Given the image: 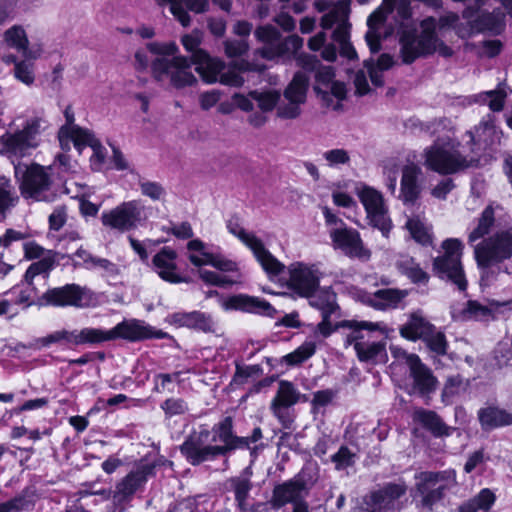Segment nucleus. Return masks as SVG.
Returning a JSON list of instances; mask_svg holds the SVG:
<instances>
[{
    "instance_id": "nucleus-51",
    "label": "nucleus",
    "mask_w": 512,
    "mask_h": 512,
    "mask_svg": "<svg viewBox=\"0 0 512 512\" xmlns=\"http://www.w3.org/2000/svg\"><path fill=\"white\" fill-rule=\"evenodd\" d=\"M316 348L317 341L315 339L306 340L293 352L285 355L283 357V362L290 366L299 365L304 361L308 360L309 358H311L315 354Z\"/></svg>"
},
{
    "instance_id": "nucleus-22",
    "label": "nucleus",
    "mask_w": 512,
    "mask_h": 512,
    "mask_svg": "<svg viewBox=\"0 0 512 512\" xmlns=\"http://www.w3.org/2000/svg\"><path fill=\"white\" fill-rule=\"evenodd\" d=\"M43 297L48 304L54 306L84 307L89 301L87 291L76 284L50 289Z\"/></svg>"
},
{
    "instance_id": "nucleus-27",
    "label": "nucleus",
    "mask_w": 512,
    "mask_h": 512,
    "mask_svg": "<svg viewBox=\"0 0 512 512\" xmlns=\"http://www.w3.org/2000/svg\"><path fill=\"white\" fill-rule=\"evenodd\" d=\"M177 253L170 247H163L152 259L154 271L158 276L170 283H180L183 278L177 271Z\"/></svg>"
},
{
    "instance_id": "nucleus-18",
    "label": "nucleus",
    "mask_w": 512,
    "mask_h": 512,
    "mask_svg": "<svg viewBox=\"0 0 512 512\" xmlns=\"http://www.w3.org/2000/svg\"><path fill=\"white\" fill-rule=\"evenodd\" d=\"M303 47V39L298 35H290L278 40L274 45L263 46L255 51L256 55L275 62L288 63Z\"/></svg>"
},
{
    "instance_id": "nucleus-17",
    "label": "nucleus",
    "mask_w": 512,
    "mask_h": 512,
    "mask_svg": "<svg viewBox=\"0 0 512 512\" xmlns=\"http://www.w3.org/2000/svg\"><path fill=\"white\" fill-rule=\"evenodd\" d=\"M330 237L334 247L340 249L345 255L361 259L370 257V252L364 247L357 230L346 226L335 228L330 231Z\"/></svg>"
},
{
    "instance_id": "nucleus-19",
    "label": "nucleus",
    "mask_w": 512,
    "mask_h": 512,
    "mask_svg": "<svg viewBox=\"0 0 512 512\" xmlns=\"http://www.w3.org/2000/svg\"><path fill=\"white\" fill-rule=\"evenodd\" d=\"M110 330L112 341L123 339L137 342L150 338H162L164 336V333L154 331L145 322L137 319L124 320Z\"/></svg>"
},
{
    "instance_id": "nucleus-28",
    "label": "nucleus",
    "mask_w": 512,
    "mask_h": 512,
    "mask_svg": "<svg viewBox=\"0 0 512 512\" xmlns=\"http://www.w3.org/2000/svg\"><path fill=\"white\" fill-rule=\"evenodd\" d=\"M3 40L9 48L21 53L22 56L28 60H36L42 54L40 47L29 48V40L26 31L20 25H13L7 29L3 34Z\"/></svg>"
},
{
    "instance_id": "nucleus-38",
    "label": "nucleus",
    "mask_w": 512,
    "mask_h": 512,
    "mask_svg": "<svg viewBox=\"0 0 512 512\" xmlns=\"http://www.w3.org/2000/svg\"><path fill=\"white\" fill-rule=\"evenodd\" d=\"M435 328L428 320L419 313L411 314L409 320L400 327V335L408 340L415 341L417 339L424 340L429 333Z\"/></svg>"
},
{
    "instance_id": "nucleus-5",
    "label": "nucleus",
    "mask_w": 512,
    "mask_h": 512,
    "mask_svg": "<svg viewBox=\"0 0 512 512\" xmlns=\"http://www.w3.org/2000/svg\"><path fill=\"white\" fill-rule=\"evenodd\" d=\"M15 177L19 182L21 194L26 199L50 202L55 193L51 191L52 170L37 163L30 165L18 163L14 166Z\"/></svg>"
},
{
    "instance_id": "nucleus-30",
    "label": "nucleus",
    "mask_w": 512,
    "mask_h": 512,
    "mask_svg": "<svg viewBox=\"0 0 512 512\" xmlns=\"http://www.w3.org/2000/svg\"><path fill=\"white\" fill-rule=\"evenodd\" d=\"M214 435L212 442H221L222 445H217L223 451L222 455L227 452L249 446L248 438L237 437L233 434V421L231 417H226L213 429Z\"/></svg>"
},
{
    "instance_id": "nucleus-20",
    "label": "nucleus",
    "mask_w": 512,
    "mask_h": 512,
    "mask_svg": "<svg viewBox=\"0 0 512 512\" xmlns=\"http://www.w3.org/2000/svg\"><path fill=\"white\" fill-rule=\"evenodd\" d=\"M348 13V2L346 0H340L321 18V27L323 29H330L334 24H337L333 32V39L339 43V45L349 40Z\"/></svg>"
},
{
    "instance_id": "nucleus-60",
    "label": "nucleus",
    "mask_w": 512,
    "mask_h": 512,
    "mask_svg": "<svg viewBox=\"0 0 512 512\" xmlns=\"http://www.w3.org/2000/svg\"><path fill=\"white\" fill-rule=\"evenodd\" d=\"M151 43H148L146 47L140 48L135 52V68L139 71H144L148 67L151 68V74L153 75V62L160 56L150 48Z\"/></svg>"
},
{
    "instance_id": "nucleus-26",
    "label": "nucleus",
    "mask_w": 512,
    "mask_h": 512,
    "mask_svg": "<svg viewBox=\"0 0 512 512\" xmlns=\"http://www.w3.org/2000/svg\"><path fill=\"white\" fill-rule=\"evenodd\" d=\"M195 70L206 84L217 83L220 74L224 71L226 64L223 60L211 57L206 51L198 50L192 56Z\"/></svg>"
},
{
    "instance_id": "nucleus-3",
    "label": "nucleus",
    "mask_w": 512,
    "mask_h": 512,
    "mask_svg": "<svg viewBox=\"0 0 512 512\" xmlns=\"http://www.w3.org/2000/svg\"><path fill=\"white\" fill-rule=\"evenodd\" d=\"M345 326L352 331L347 335L346 342L353 345L358 359L361 362L381 363L387 359L386 343L383 341L365 340L364 331L368 333L378 332L384 338H388L394 329L385 322L348 321Z\"/></svg>"
},
{
    "instance_id": "nucleus-33",
    "label": "nucleus",
    "mask_w": 512,
    "mask_h": 512,
    "mask_svg": "<svg viewBox=\"0 0 512 512\" xmlns=\"http://www.w3.org/2000/svg\"><path fill=\"white\" fill-rule=\"evenodd\" d=\"M408 295L407 290L387 288L379 289L366 297L365 302L376 310H391L400 306Z\"/></svg>"
},
{
    "instance_id": "nucleus-43",
    "label": "nucleus",
    "mask_w": 512,
    "mask_h": 512,
    "mask_svg": "<svg viewBox=\"0 0 512 512\" xmlns=\"http://www.w3.org/2000/svg\"><path fill=\"white\" fill-rule=\"evenodd\" d=\"M495 499L494 493L484 488L475 497L461 505L460 512H488Z\"/></svg>"
},
{
    "instance_id": "nucleus-32",
    "label": "nucleus",
    "mask_w": 512,
    "mask_h": 512,
    "mask_svg": "<svg viewBox=\"0 0 512 512\" xmlns=\"http://www.w3.org/2000/svg\"><path fill=\"white\" fill-rule=\"evenodd\" d=\"M472 142L478 146H491L500 142L502 132L495 124V116L488 114L480 123L468 132Z\"/></svg>"
},
{
    "instance_id": "nucleus-58",
    "label": "nucleus",
    "mask_w": 512,
    "mask_h": 512,
    "mask_svg": "<svg viewBox=\"0 0 512 512\" xmlns=\"http://www.w3.org/2000/svg\"><path fill=\"white\" fill-rule=\"evenodd\" d=\"M15 79L30 87L35 82V66L31 60L24 59L16 62V67L13 69Z\"/></svg>"
},
{
    "instance_id": "nucleus-56",
    "label": "nucleus",
    "mask_w": 512,
    "mask_h": 512,
    "mask_svg": "<svg viewBox=\"0 0 512 512\" xmlns=\"http://www.w3.org/2000/svg\"><path fill=\"white\" fill-rule=\"evenodd\" d=\"M250 96L257 103L262 112L272 111L280 99V93L276 90L262 92L252 91L250 92Z\"/></svg>"
},
{
    "instance_id": "nucleus-9",
    "label": "nucleus",
    "mask_w": 512,
    "mask_h": 512,
    "mask_svg": "<svg viewBox=\"0 0 512 512\" xmlns=\"http://www.w3.org/2000/svg\"><path fill=\"white\" fill-rule=\"evenodd\" d=\"M50 127L49 120L43 111L27 118L22 129L7 133L4 144L14 153L24 155L28 150L36 148L40 143L41 135Z\"/></svg>"
},
{
    "instance_id": "nucleus-62",
    "label": "nucleus",
    "mask_w": 512,
    "mask_h": 512,
    "mask_svg": "<svg viewBox=\"0 0 512 512\" xmlns=\"http://www.w3.org/2000/svg\"><path fill=\"white\" fill-rule=\"evenodd\" d=\"M138 185L141 194L153 201H160L166 195L165 188L158 182L140 179Z\"/></svg>"
},
{
    "instance_id": "nucleus-24",
    "label": "nucleus",
    "mask_w": 512,
    "mask_h": 512,
    "mask_svg": "<svg viewBox=\"0 0 512 512\" xmlns=\"http://www.w3.org/2000/svg\"><path fill=\"white\" fill-rule=\"evenodd\" d=\"M221 306L224 310H239L269 317H272L276 312V310L266 300L245 294L228 297L222 300Z\"/></svg>"
},
{
    "instance_id": "nucleus-40",
    "label": "nucleus",
    "mask_w": 512,
    "mask_h": 512,
    "mask_svg": "<svg viewBox=\"0 0 512 512\" xmlns=\"http://www.w3.org/2000/svg\"><path fill=\"white\" fill-rule=\"evenodd\" d=\"M479 422L484 429L512 425V414L505 409L488 406L478 411Z\"/></svg>"
},
{
    "instance_id": "nucleus-52",
    "label": "nucleus",
    "mask_w": 512,
    "mask_h": 512,
    "mask_svg": "<svg viewBox=\"0 0 512 512\" xmlns=\"http://www.w3.org/2000/svg\"><path fill=\"white\" fill-rule=\"evenodd\" d=\"M307 83L308 79L303 73H296L284 92L285 98L303 104L306 99Z\"/></svg>"
},
{
    "instance_id": "nucleus-63",
    "label": "nucleus",
    "mask_w": 512,
    "mask_h": 512,
    "mask_svg": "<svg viewBox=\"0 0 512 512\" xmlns=\"http://www.w3.org/2000/svg\"><path fill=\"white\" fill-rule=\"evenodd\" d=\"M427 347L437 355H444L447 352V340L443 332L437 331L436 328L429 333L428 337L423 340Z\"/></svg>"
},
{
    "instance_id": "nucleus-45",
    "label": "nucleus",
    "mask_w": 512,
    "mask_h": 512,
    "mask_svg": "<svg viewBox=\"0 0 512 512\" xmlns=\"http://www.w3.org/2000/svg\"><path fill=\"white\" fill-rule=\"evenodd\" d=\"M76 337L77 345H94L112 341L111 330H105L102 328L85 327L81 330H76Z\"/></svg>"
},
{
    "instance_id": "nucleus-23",
    "label": "nucleus",
    "mask_w": 512,
    "mask_h": 512,
    "mask_svg": "<svg viewBox=\"0 0 512 512\" xmlns=\"http://www.w3.org/2000/svg\"><path fill=\"white\" fill-rule=\"evenodd\" d=\"M335 76L334 70L331 66H322L319 64L316 69V79L319 83L327 85L328 90L323 91V100L326 102L327 107L333 110H338L341 107V101L346 97L345 84L339 81H333Z\"/></svg>"
},
{
    "instance_id": "nucleus-46",
    "label": "nucleus",
    "mask_w": 512,
    "mask_h": 512,
    "mask_svg": "<svg viewBox=\"0 0 512 512\" xmlns=\"http://www.w3.org/2000/svg\"><path fill=\"white\" fill-rule=\"evenodd\" d=\"M412 238L421 245H430L432 243L431 227L419 217L409 218L406 222Z\"/></svg>"
},
{
    "instance_id": "nucleus-55",
    "label": "nucleus",
    "mask_w": 512,
    "mask_h": 512,
    "mask_svg": "<svg viewBox=\"0 0 512 512\" xmlns=\"http://www.w3.org/2000/svg\"><path fill=\"white\" fill-rule=\"evenodd\" d=\"M506 93L502 89L485 91L476 96V101L481 104H487L494 111L499 112L504 107Z\"/></svg>"
},
{
    "instance_id": "nucleus-6",
    "label": "nucleus",
    "mask_w": 512,
    "mask_h": 512,
    "mask_svg": "<svg viewBox=\"0 0 512 512\" xmlns=\"http://www.w3.org/2000/svg\"><path fill=\"white\" fill-rule=\"evenodd\" d=\"M424 166L439 174H453L477 163L474 157H464L451 140H437L423 151Z\"/></svg>"
},
{
    "instance_id": "nucleus-35",
    "label": "nucleus",
    "mask_w": 512,
    "mask_h": 512,
    "mask_svg": "<svg viewBox=\"0 0 512 512\" xmlns=\"http://www.w3.org/2000/svg\"><path fill=\"white\" fill-rule=\"evenodd\" d=\"M394 2L395 0H384L383 5L368 17L367 25L369 29L365 39L372 53L380 50L378 27L384 22L386 14L392 11Z\"/></svg>"
},
{
    "instance_id": "nucleus-16",
    "label": "nucleus",
    "mask_w": 512,
    "mask_h": 512,
    "mask_svg": "<svg viewBox=\"0 0 512 512\" xmlns=\"http://www.w3.org/2000/svg\"><path fill=\"white\" fill-rule=\"evenodd\" d=\"M187 257L194 266L211 265L224 272L238 270L237 263L220 253L212 252L209 246L199 239L187 243Z\"/></svg>"
},
{
    "instance_id": "nucleus-1",
    "label": "nucleus",
    "mask_w": 512,
    "mask_h": 512,
    "mask_svg": "<svg viewBox=\"0 0 512 512\" xmlns=\"http://www.w3.org/2000/svg\"><path fill=\"white\" fill-rule=\"evenodd\" d=\"M150 48L158 58L153 62V78L175 90L196 86L198 79L192 71V57L178 54L175 42H151Z\"/></svg>"
},
{
    "instance_id": "nucleus-59",
    "label": "nucleus",
    "mask_w": 512,
    "mask_h": 512,
    "mask_svg": "<svg viewBox=\"0 0 512 512\" xmlns=\"http://www.w3.org/2000/svg\"><path fill=\"white\" fill-rule=\"evenodd\" d=\"M323 159L330 168H340L349 165L351 162L350 152L343 148H334L323 152Z\"/></svg>"
},
{
    "instance_id": "nucleus-44",
    "label": "nucleus",
    "mask_w": 512,
    "mask_h": 512,
    "mask_svg": "<svg viewBox=\"0 0 512 512\" xmlns=\"http://www.w3.org/2000/svg\"><path fill=\"white\" fill-rule=\"evenodd\" d=\"M396 265L399 271L406 275L413 283H427L429 280L428 273L411 257H401Z\"/></svg>"
},
{
    "instance_id": "nucleus-2",
    "label": "nucleus",
    "mask_w": 512,
    "mask_h": 512,
    "mask_svg": "<svg viewBox=\"0 0 512 512\" xmlns=\"http://www.w3.org/2000/svg\"><path fill=\"white\" fill-rule=\"evenodd\" d=\"M437 21L427 17L420 22V31L403 30L400 35V56L403 63L411 64L420 57L436 52L443 57H450L453 50L447 46L436 33Z\"/></svg>"
},
{
    "instance_id": "nucleus-50",
    "label": "nucleus",
    "mask_w": 512,
    "mask_h": 512,
    "mask_svg": "<svg viewBox=\"0 0 512 512\" xmlns=\"http://www.w3.org/2000/svg\"><path fill=\"white\" fill-rule=\"evenodd\" d=\"M495 213L494 209L491 205L487 206L481 216L478 219L477 226L473 229V231L468 236L469 243H473L478 239L483 238L490 232L491 227L495 222Z\"/></svg>"
},
{
    "instance_id": "nucleus-53",
    "label": "nucleus",
    "mask_w": 512,
    "mask_h": 512,
    "mask_svg": "<svg viewBox=\"0 0 512 512\" xmlns=\"http://www.w3.org/2000/svg\"><path fill=\"white\" fill-rule=\"evenodd\" d=\"M54 267V260L50 257H45L37 262L32 263L27 269L24 279L25 282L34 284V279L40 277L43 282L48 278L49 272Z\"/></svg>"
},
{
    "instance_id": "nucleus-4",
    "label": "nucleus",
    "mask_w": 512,
    "mask_h": 512,
    "mask_svg": "<svg viewBox=\"0 0 512 512\" xmlns=\"http://www.w3.org/2000/svg\"><path fill=\"white\" fill-rule=\"evenodd\" d=\"M414 499L418 508L432 511L440 503L447 490L456 485L454 470L424 471L415 475Z\"/></svg>"
},
{
    "instance_id": "nucleus-54",
    "label": "nucleus",
    "mask_w": 512,
    "mask_h": 512,
    "mask_svg": "<svg viewBox=\"0 0 512 512\" xmlns=\"http://www.w3.org/2000/svg\"><path fill=\"white\" fill-rule=\"evenodd\" d=\"M247 475L231 479V485L234 491L235 500L243 509L249 496L252 484L250 481V473L246 470Z\"/></svg>"
},
{
    "instance_id": "nucleus-31",
    "label": "nucleus",
    "mask_w": 512,
    "mask_h": 512,
    "mask_svg": "<svg viewBox=\"0 0 512 512\" xmlns=\"http://www.w3.org/2000/svg\"><path fill=\"white\" fill-rule=\"evenodd\" d=\"M304 482L301 479H290L274 487L270 504L274 509H279L288 503L299 502L304 490Z\"/></svg>"
},
{
    "instance_id": "nucleus-57",
    "label": "nucleus",
    "mask_w": 512,
    "mask_h": 512,
    "mask_svg": "<svg viewBox=\"0 0 512 512\" xmlns=\"http://www.w3.org/2000/svg\"><path fill=\"white\" fill-rule=\"evenodd\" d=\"M270 410L273 416L279 421L283 428H292L296 418L295 409L293 408V406L271 402Z\"/></svg>"
},
{
    "instance_id": "nucleus-36",
    "label": "nucleus",
    "mask_w": 512,
    "mask_h": 512,
    "mask_svg": "<svg viewBox=\"0 0 512 512\" xmlns=\"http://www.w3.org/2000/svg\"><path fill=\"white\" fill-rule=\"evenodd\" d=\"M410 374L413 378L414 389L421 394H427L435 390L437 380L430 369L421 363L419 357H410Z\"/></svg>"
},
{
    "instance_id": "nucleus-49",
    "label": "nucleus",
    "mask_w": 512,
    "mask_h": 512,
    "mask_svg": "<svg viewBox=\"0 0 512 512\" xmlns=\"http://www.w3.org/2000/svg\"><path fill=\"white\" fill-rule=\"evenodd\" d=\"M310 304L322 312V317H330L338 308L336 304V295L331 290L325 289L317 295H312Z\"/></svg>"
},
{
    "instance_id": "nucleus-47",
    "label": "nucleus",
    "mask_w": 512,
    "mask_h": 512,
    "mask_svg": "<svg viewBox=\"0 0 512 512\" xmlns=\"http://www.w3.org/2000/svg\"><path fill=\"white\" fill-rule=\"evenodd\" d=\"M505 13L494 12V13H483L479 18L471 25L469 30L470 35L473 32L481 31H497L503 24Z\"/></svg>"
},
{
    "instance_id": "nucleus-8",
    "label": "nucleus",
    "mask_w": 512,
    "mask_h": 512,
    "mask_svg": "<svg viewBox=\"0 0 512 512\" xmlns=\"http://www.w3.org/2000/svg\"><path fill=\"white\" fill-rule=\"evenodd\" d=\"M148 208L141 200L125 201L112 209L102 212V225L118 233H126L145 225Z\"/></svg>"
},
{
    "instance_id": "nucleus-7",
    "label": "nucleus",
    "mask_w": 512,
    "mask_h": 512,
    "mask_svg": "<svg viewBox=\"0 0 512 512\" xmlns=\"http://www.w3.org/2000/svg\"><path fill=\"white\" fill-rule=\"evenodd\" d=\"M443 254L434 258L432 271L435 276L455 284L459 290L467 287L461 258L463 243L457 238H448L441 244Z\"/></svg>"
},
{
    "instance_id": "nucleus-10",
    "label": "nucleus",
    "mask_w": 512,
    "mask_h": 512,
    "mask_svg": "<svg viewBox=\"0 0 512 512\" xmlns=\"http://www.w3.org/2000/svg\"><path fill=\"white\" fill-rule=\"evenodd\" d=\"M407 492L406 481L387 482L371 491L365 497V504L369 512H399L405 506Z\"/></svg>"
},
{
    "instance_id": "nucleus-29",
    "label": "nucleus",
    "mask_w": 512,
    "mask_h": 512,
    "mask_svg": "<svg viewBox=\"0 0 512 512\" xmlns=\"http://www.w3.org/2000/svg\"><path fill=\"white\" fill-rule=\"evenodd\" d=\"M159 6H170V12L181 23L182 26L190 25L191 18L187 13L190 10L194 13H203L208 10V0H154Z\"/></svg>"
},
{
    "instance_id": "nucleus-25",
    "label": "nucleus",
    "mask_w": 512,
    "mask_h": 512,
    "mask_svg": "<svg viewBox=\"0 0 512 512\" xmlns=\"http://www.w3.org/2000/svg\"><path fill=\"white\" fill-rule=\"evenodd\" d=\"M153 470L154 466L151 464L145 463L139 465L117 484L113 496L114 499L116 501H124L130 498L146 483L148 476L153 473Z\"/></svg>"
},
{
    "instance_id": "nucleus-64",
    "label": "nucleus",
    "mask_w": 512,
    "mask_h": 512,
    "mask_svg": "<svg viewBox=\"0 0 512 512\" xmlns=\"http://www.w3.org/2000/svg\"><path fill=\"white\" fill-rule=\"evenodd\" d=\"M356 455L346 446H341L339 450L332 455L331 460L335 464L336 470H343L351 467L355 463Z\"/></svg>"
},
{
    "instance_id": "nucleus-37",
    "label": "nucleus",
    "mask_w": 512,
    "mask_h": 512,
    "mask_svg": "<svg viewBox=\"0 0 512 512\" xmlns=\"http://www.w3.org/2000/svg\"><path fill=\"white\" fill-rule=\"evenodd\" d=\"M412 418L435 437L449 436L454 430L448 427L434 411L417 408L413 411Z\"/></svg>"
},
{
    "instance_id": "nucleus-14",
    "label": "nucleus",
    "mask_w": 512,
    "mask_h": 512,
    "mask_svg": "<svg viewBox=\"0 0 512 512\" xmlns=\"http://www.w3.org/2000/svg\"><path fill=\"white\" fill-rule=\"evenodd\" d=\"M209 442V430L194 431L181 444L180 452L191 465H200L223 454L218 446L211 445Z\"/></svg>"
},
{
    "instance_id": "nucleus-34",
    "label": "nucleus",
    "mask_w": 512,
    "mask_h": 512,
    "mask_svg": "<svg viewBox=\"0 0 512 512\" xmlns=\"http://www.w3.org/2000/svg\"><path fill=\"white\" fill-rule=\"evenodd\" d=\"M58 139L63 149H70L72 142L74 147L81 151L86 146H91L95 141L94 135L87 129L77 126H62L58 132Z\"/></svg>"
},
{
    "instance_id": "nucleus-61",
    "label": "nucleus",
    "mask_w": 512,
    "mask_h": 512,
    "mask_svg": "<svg viewBox=\"0 0 512 512\" xmlns=\"http://www.w3.org/2000/svg\"><path fill=\"white\" fill-rule=\"evenodd\" d=\"M33 506V499L21 494L7 502L0 503V512H20L29 510Z\"/></svg>"
},
{
    "instance_id": "nucleus-48",
    "label": "nucleus",
    "mask_w": 512,
    "mask_h": 512,
    "mask_svg": "<svg viewBox=\"0 0 512 512\" xmlns=\"http://www.w3.org/2000/svg\"><path fill=\"white\" fill-rule=\"evenodd\" d=\"M39 348H46L52 344H72L77 345L76 330H57L35 341Z\"/></svg>"
},
{
    "instance_id": "nucleus-13",
    "label": "nucleus",
    "mask_w": 512,
    "mask_h": 512,
    "mask_svg": "<svg viewBox=\"0 0 512 512\" xmlns=\"http://www.w3.org/2000/svg\"><path fill=\"white\" fill-rule=\"evenodd\" d=\"M227 229L252 251L265 272L270 275H278L283 271L284 265L266 249L262 240L254 233L248 232L236 221H229Z\"/></svg>"
},
{
    "instance_id": "nucleus-41",
    "label": "nucleus",
    "mask_w": 512,
    "mask_h": 512,
    "mask_svg": "<svg viewBox=\"0 0 512 512\" xmlns=\"http://www.w3.org/2000/svg\"><path fill=\"white\" fill-rule=\"evenodd\" d=\"M452 318L456 321H487L493 318L492 309L476 300H469L461 310H453Z\"/></svg>"
},
{
    "instance_id": "nucleus-21",
    "label": "nucleus",
    "mask_w": 512,
    "mask_h": 512,
    "mask_svg": "<svg viewBox=\"0 0 512 512\" xmlns=\"http://www.w3.org/2000/svg\"><path fill=\"white\" fill-rule=\"evenodd\" d=\"M422 168L413 162L407 163L401 170L399 199L405 204H414L422 192Z\"/></svg>"
},
{
    "instance_id": "nucleus-11",
    "label": "nucleus",
    "mask_w": 512,
    "mask_h": 512,
    "mask_svg": "<svg viewBox=\"0 0 512 512\" xmlns=\"http://www.w3.org/2000/svg\"><path fill=\"white\" fill-rule=\"evenodd\" d=\"M478 266L489 267L512 257V228L497 231L474 247Z\"/></svg>"
},
{
    "instance_id": "nucleus-15",
    "label": "nucleus",
    "mask_w": 512,
    "mask_h": 512,
    "mask_svg": "<svg viewBox=\"0 0 512 512\" xmlns=\"http://www.w3.org/2000/svg\"><path fill=\"white\" fill-rule=\"evenodd\" d=\"M288 287L302 297H311L319 286L322 272L316 264L295 262L288 267Z\"/></svg>"
},
{
    "instance_id": "nucleus-12",
    "label": "nucleus",
    "mask_w": 512,
    "mask_h": 512,
    "mask_svg": "<svg viewBox=\"0 0 512 512\" xmlns=\"http://www.w3.org/2000/svg\"><path fill=\"white\" fill-rule=\"evenodd\" d=\"M356 194L364 206L369 223L379 229L387 238L392 228V222L382 193L373 187L362 184L356 188Z\"/></svg>"
},
{
    "instance_id": "nucleus-42",
    "label": "nucleus",
    "mask_w": 512,
    "mask_h": 512,
    "mask_svg": "<svg viewBox=\"0 0 512 512\" xmlns=\"http://www.w3.org/2000/svg\"><path fill=\"white\" fill-rule=\"evenodd\" d=\"M300 401H306V396L302 395L292 382L281 380L278 383L276 394L271 402L294 406Z\"/></svg>"
},
{
    "instance_id": "nucleus-39",
    "label": "nucleus",
    "mask_w": 512,
    "mask_h": 512,
    "mask_svg": "<svg viewBox=\"0 0 512 512\" xmlns=\"http://www.w3.org/2000/svg\"><path fill=\"white\" fill-rule=\"evenodd\" d=\"M167 320L170 324L179 327L197 328L203 331L211 329V320L205 314L192 311V312H175L168 315Z\"/></svg>"
}]
</instances>
